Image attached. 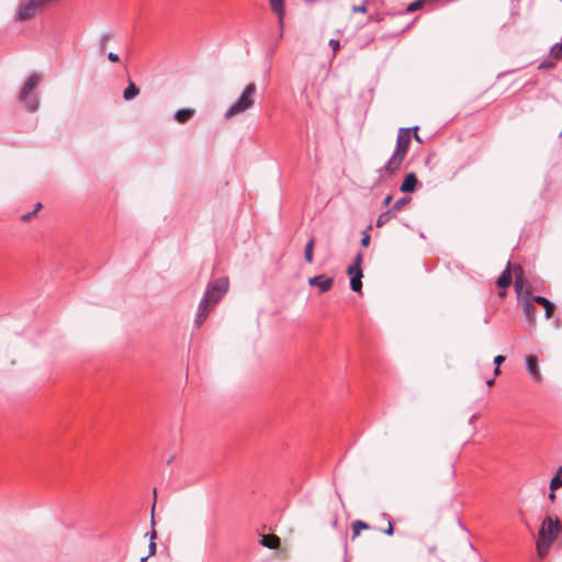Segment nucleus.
<instances>
[{
  "instance_id": "f257e3e1",
  "label": "nucleus",
  "mask_w": 562,
  "mask_h": 562,
  "mask_svg": "<svg viewBox=\"0 0 562 562\" xmlns=\"http://www.w3.org/2000/svg\"><path fill=\"white\" fill-rule=\"evenodd\" d=\"M228 279L220 278L207 284L203 299L201 300L194 323L200 327L206 319L210 311L216 305L228 291Z\"/></svg>"
},
{
  "instance_id": "f03ea898",
  "label": "nucleus",
  "mask_w": 562,
  "mask_h": 562,
  "mask_svg": "<svg viewBox=\"0 0 562 562\" xmlns=\"http://www.w3.org/2000/svg\"><path fill=\"white\" fill-rule=\"evenodd\" d=\"M412 134L411 128L401 127L397 133L396 146L385 165L379 170L389 176L394 175L400 170L411 145Z\"/></svg>"
},
{
  "instance_id": "7ed1b4c3",
  "label": "nucleus",
  "mask_w": 562,
  "mask_h": 562,
  "mask_svg": "<svg viewBox=\"0 0 562 562\" xmlns=\"http://www.w3.org/2000/svg\"><path fill=\"white\" fill-rule=\"evenodd\" d=\"M561 530L562 526L558 517L552 518L547 516L542 520L536 543L539 558L543 559L548 555L552 543L555 541Z\"/></svg>"
},
{
  "instance_id": "20e7f679",
  "label": "nucleus",
  "mask_w": 562,
  "mask_h": 562,
  "mask_svg": "<svg viewBox=\"0 0 562 562\" xmlns=\"http://www.w3.org/2000/svg\"><path fill=\"white\" fill-rule=\"evenodd\" d=\"M58 1L59 0H23L16 9L14 20L19 22L30 21Z\"/></svg>"
},
{
  "instance_id": "39448f33",
  "label": "nucleus",
  "mask_w": 562,
  "mask_h": 562,
  "mask_svg": "<svg viewBox=\"0 0 562 562\" xmlns=\"http://www.w3.org/2000/svg\"><path fill=\"white\" fill-rule=\"evenodd\" d=\"M257 87L255 83H248L239 98L226 110L225 117L231 119L237 114L244 113L255 104Z\"/></svg>"
},
{
  "instance_id": "423d86ee",
  "label": "nucleus",
  "mask_w": 562,
  "mask_h": 562,
  "mask_svg": "<svg viewBox=\"0 0 562 562\" xmlns=\"http://www.w3.org/2000/svg\"><path fill=\"white\" fill-rule=\"evenodd\" d=\"M40 81L41 78L37 74L32 75L23 86L19 95V100L25 104L26 110L30 112H35L40 106L38 97L34 92Z\"/></svg>"
},
{
  "instance_id": "0eeeda50",
  "label": "nucleus",
  "mask_w": 562,
  "mask_h": 562,
  "mask_svg": "<svg viewBox=\"0 0 562 562\" xmlns=\"http://www.w3.org/2000/svg\"><path fill=\"white\" fill-rule=\"evenodd\" d=\"M308 284L311 286H317L321 293H325L333 288L334 279L331 277H326L325 274H318L310 278Z\"/></svg>"
},
{
  "instance_id": "6e6552de",
  "label": "nucleus",
  "mask_w": 562,
  "mask_h": 562,
  "mask_svg": "<svg viewBox=\"0 0 562 562\" xmlns=\"http://www.w3.org/2000/svg\"><path fill=\"white\" fill-rule=\"evenodd\" d=\"M526 368L531 379L539 383L542 381V375L538 366L537 356L529 355L526 357Z\"/></svg>"
},
{
  "instance_id": "1a4fd4ad",
  "label": "nucleus",
  "mask_w": 562,
  "mask_h": 562,
  "mask_svg": "<svg viewBox=\"0 0 562 562\" xmlns=\"http://www.w3.org/2000/svg\"><path fill=\"white\" fill-rule=\"evenodd\" d=\"M270 8L278 15L280 37H282L285 15L284 0H270Z\"/></svg>"
},
{
  "instance_id": "9d476101",
  "label": "nucleus",
  "mask_w": 562,
  "mask_h": 562,
  "mask_svg": "<svg viewBox=\"0 0 562 562\" xmlns=\"http://www.w3.org/2000/svg\"><path fill=\"white\" fill-rule=\"evenodd\" d=\"M531 299H526L522 304L524 314L527 318L528 325L532 327L536 324L537 308L533 306Z\"/></svg>"
},
{
  "instance_id": "9b49d317",
  "label": "nucleus",
  "mask_w": 562,
  "mask_h": 562,
  "mask_svg": "<svg viewBox=\"0 0 562 562\" xmlns=\"http://www.w3.org/2000/svg\"><path fill=\"white\" fill-rule=\"evenodd\" d=\"M418 183V179L414 172H409L405 176L402 184H401V191L402 192H414L416 189V186Z\"/></svg>"
},
{
  "instance_id": "f8f14e48",
  "label": "nucleus",
  "mask_w": 562,
  "mask_h": 562,
  "mask_svg": "<svg viewBox=\"0 0 562 562\" xmlns=\"http://www.w3.org/2000/svg\"><path fill=\"white\" fill-rule=\"evenodd\" d=\"M532 301L535 303H539L542 305V308L546 310L544 311L546 318L549 319L552 317L555 305L551 301H549L547 297H543L540 295L532 296Z\"/></svg>"
},
{
  "instance_id": "ddd939ff",
  "label": "nucleus",
  "mask_w": 562,
  "mask_h": 562,
  "mask_svg": "<svg viewBox=\"0 0 562 562\" xmlns=\"http://www.w3.org/2000/svg\"><path fill=\"white\" fill-rule=\"evenodd\" d=\"M512 283L510 261L507 262L506 269L496 280V284L501 289H506Z\"/></svg>"
},
{
  "instance_id": "4468645a",
  "label": "nucleus",
  "mask_w": 562,
  "mask_h": 562,
  "mask_svg": "<svg viewBox=\"0 0 562 562\" xmlns=\"http://www.w3.org/2000/svg\"><path fill=\"white\" fill-rule=\"evenodd\" d=\"M362 255L359 252L353 260V263L348 267L347 273L352 278V276H362L361 270Z\"/></svg>"
},
{
  "instance_id": "2eb2a0df",
  "label": "nucleus",
  "mask_w": 562,
  "mask_h": 562,
  "mask_svg": "<svg viewBox=\"0 0 562 562\" xmlns=\"http://www.w3.org/2000/svg\"><path fill=\"white\" fill-rule=\"evenodd\" d=\"M194 113L193 109H180L175 113V120L179 123H186L193 117Z\"/></svg>"
},
{
  "instance_id": "dca6fc26",
  "label": "nucleus",
  "mask_w": 562,
  "mask_h": 562,
  "mask_svg": "<svg viewBox=\"0 0 562 562\" xmlns=\"http://www.w3.org/2000/svg\"><path fill=\"white\" fill-rule=\"evenodd\" d=\"M260 543L269 549H277L280 546V539L274 535H263Z\"/></svg>"
},
{
  "instance_id": "f3484780",
  "label": "nucleus",
  "mask_w": 562,
  "mask_h": 562,
  "mask_svg": "<svg viewBox=\"0 0 562 562\" xmlns=\"http://www.w3.org/2000/svg\"><path fill=\"white\" fill-rule=\"evenodd\" d=\"M139 93L138 88L134 82L130 81L127 88L123 92V98L126 101L133 100Z\"/></svg>"
},
{
  "instance_id": "a211bd4d",
  "label": "nucleus",
  "mask_w": 562,
  "mask_h": 562,
  "mask_svg": "<svg viewBox=\"0 0 562 562\" xmlns=\"http://www.w3.org/2000/svg\"><path fill=\"white\" fill-rule=\"evenodd\" d=\"M395 213L393 212V210H387L383 213H381L376 220V226L378 227H381L383 225H385L387 222H390L392 220V217H394Z\"/></svg>"
},
{
  "instance_id": "6ab92c4d",
  "label": "nucleus",
  "mask_w": 562,
  "mask_h": 562,
  "mask_svg": "<svg viewBox=\"0 0 562 562\" xmlns=\"http://www.w3.org/2000/svg\"><path fill=\"white\" fill-rule=\"evenodd\" d=\"M314 245H315V240L314 238H311L306 245H305V248H304V257H305V260L308 262V263H312L313 262V250H314Z\"/></svg>"
},
{
  "instance_id": "aec40b11",
  "label": "nucleus",
  "mask_w": 562,
  "mask_h": 562,
  "mask_svg": "<svg viewBox=\"0 0 562 562\" xmlns=\"http://www.w3.org/2000/svg\"><path fill=\"white\" fill-rule=\"evenodd\" d=\"M370 526L362 521V520H356L352 522V532H353V538L358 537L361 532V530H367L369 529Z\"/></svg>"
},
{
  "instance_id": "412c9836",
  "label": "nucleus",
  "mask_w": 562,
  "mask_h": 562,
  "mask_svg": "<svg viewBox=\"0 0 562 562\" xmlns=\"http://www.w3.org/2000/svg\"><path fill=\"white\" fill-rule=\"evenodd\" d=\"M514 272L516 274L515 288H516V291L519 293L520 289L522 286V269H521V267L520 266H516L514 268Z\"/></svg>"
},
{
  "instance_id": "4be33fe9",
  "label": "nucleus",
  "mask_w": 562,
  "mask_h": 562,
  "mask_svg": "<svg viewBox=\"0 0 562 562\" xmlns=\"http://www.w3.org/2000/svg\"><path fill=\"white\" fill-rule=\"evenodd\" d=\"M428 1L429 0H416V1L412 2L411 4H408L404 12L411 13V12L417 11V10L422 9L425 5V3H427Z\"/></svg>"
},
{
  "instance_id": "5701e85b",
  "label": "nucleus",
  "mask_w": 562,
  "mask_h": 562,
  "mask_svg": "<svg viewBox=\"0 0 562 562\" xmlns=\"http://www.w3.org/2000/svg\"><path fill=\"white\" fill-rule=\"evenodd\" d=\"M362 276H352L350 278V288L355 292H360L362 289V282H361Z\"/></svg>"
},
{
  "instance_id": "b1692460",
  "label": "nucleus",
  "mask_w": 562,
  "mask_h": 562,
  "mask_svg": "<svg viewBox=\"0 0 562 562\" xmlns=\"http://www.w3.org/2000/svg\"><path fill=\"white\" fill-rule=\"evenodd\" d=\"M561 486H562V477L559 474H557L555 476H553L551 479L550 490L551 491H555V490H558Z\"/></svg>"
},
{
  "instance_id": "393cba45",
  "label": "nucleus",
  "mask_w": 562,
  "mask_h": 562,
  "mask_svg": "<svg viewBox=\"0 0 562 562\" xmlns=\"http://www.w3.org/2000/svg\"><path fill=\"white\" fill-rule=\"evenodd\" d=\"M409 201L408 198L404 196V198H401L398 199L394 204H393V207L391 210H393V212H397L400 210H402V207Z\"/></svg>"
},
{
  "instance_id": "a878e982",
  "label": "nucleus",
  "mask_w": 562,
  "mask_h": 562,
  "mask_svg": "<svg viewBox=\"0 0 562 562\" xmlns=\"http://www.w3.org/2000/svg\"><path fill=\"white\" fill-rule=\"evenodd\" d=\"M505 361V356H502V355H498L494 358V364H495V370H494V373L495 375H498L499 372H501V369H499V366Z\"/></svg>"
},
{
  "instance_id": "bb28decb",
  "label": "nucleus",
  "mask_w": 562,
  "mask_h": 562,
  "mask_svg": "<svg viewBox=\"0 0 562 562\" xmlns=\"http://www.w3.org/2000/svg\"><path fill=\"white\" fill-rule=\"evenodd\" d=\"M371 228V226H369L363 233H362V238H361V245L363 247H368L369 244H370V235H369V229Z\"/></svg>"
},
{
  "instance_id": "cd10ccee",
  "label": "nucleus",
  "mask_w": 562,
  "mask_h": 562,
  "mask_svg": "<svg viewBox=\"0 0 562 562\" xmlns=\"http://www.w3.org/2000/svg\"><path fill=\"white\" fill-rule=\"evenodd\" d=\"M41 207H42V204H41V203H37V204H36L35 210H34L33 212H29V213H26V214L22 215V220H23V221H29V220H31V217H32V216H33V215H34V214H35V213H36Z\"/></svg>"
},
{
  "instance_id": "c85d7f7f",
  "label": "nucleus",
  "mask_w": 562,
  "mask_h": 562,
  "mask_svg": "<svg viewBox=\"0 0 562 562\" xmlns=\"http://www.w3.org/2000/svg\"><path fill=\"white\" fill-rule=\"evenodd\" d=\"M41 207H42V204H41V203H37V204H36L35 210H34L33 212H29V213H26V214L22 215V220H23V221H29V220H31V217H32V216H33V215H34V214H35V213H36Z\"/></svg>"
},
{
  "instance_id": "c756f323",
  "label": "nucleus",
  "mask_w": 562,
  "mask_h": 562,
  "mask_svg": "<svg viewBox=\"0 0 562 562\" xmlns=\"http://www.w3.org/2000/svg\"><path fill=\"white\" fill-rule=\"evenodd\" d=\"M328 44L331 47L333 53L335 55L340 47V42L338 40L331 38Z\"/></svg>"
},
{
  "instance_id": "7c9ffc66",
  "label": "nucleus",
  "mask_w": 562,
  "mask_h": 562,
  "mask_svg": "<svg viewBox=\"0 0 562 562\" xmlns=\"http://www.w3.org/2000/svg\"><path fill=\"white\" fill-rule=\"evenodd\" d=\"M367 5L363 3V4H360V5H353L352 7V12L355 13H366L367 12Z\"/></svg>"
},
{
  "instance_id": "2f4dec72",
  "label": "nucleus",
  "mask_w": 562,
  "mask_h": 562,
  "mask_svg": "<svg viewBox=\"0 0 562 562\" xmlns=\"http://www.w3.org/2000/svg\"><path fill=\"white\" fill-rule=\"evenodd\" d=\"M561 54L562 52H559V48H555V44L553 45V47L551 48V55L554 57V58H560L561 57Z\"/></svg>"
},
{
  "instance_id": "473e14b6",
  "label": "nucleus",
  "mask_w": 562,
  "mask_h": 562,
  "mask_svg": "<svg viewBox=\"0 0 562 562\" xmlns=\"http://www.w3.org/2000/svg\"><path fill=\"white\" fill-rule=\"evenodd\" d=\"M148 549H149V555H154L156 553V542L155 541H150L149 546H148Z\"/></svg>"
},
{
  "instance_id": "72a5a7b5",
  "label": "nucleus",
  "mask_w": 562,
  "mask_h": 562,
  "mask_svg": "<svg viewBox=\"0 0 562 562\" xmlns=\"http://www.w3.org/2000/svg\"><path fill=\"white\" fill-rule=\"evenodd\" d=\"M108 58H109V60H111V61H113V63L119 61V55H117V54H115V53H112V52H110V53L108 54Z\"/></svg>"
},
{
  "instance_id": "f704fd0d",
  "label": "nucleus",
  "mask_w": 562,
  "mask_h": 562,
  "mask_svg": "<svg viewBox=\"0 0 562 562\" xmlns=\"http://www.w3.org/2000/svg\"><path fill=\"white\" fill-rule=\"evenodd\" d=\"M384 533L387 536H392L394 533V528L391 521H389L387 528L384 530Z\"/></svg>"
},
{
  "instance_id": "c9c22d12",
  "label": "nucleus",
  "mask_w": 562,
  "mask_h": 562,
  "mask_svg": "<svg viewBox=\"0 0 562 562\" xmlns=\"http://www.w3.org/2000/svg\"><path fill=\"white\" fill-rule=\"evenodd\" d=\"M412 131H414V137H415V139H416L417 142H419V143H420V142H422V139H420V137H419V135H418V133H417V131H418V126H415V127L411 128V132H412Z\"/></svg>"
},
{
  "instance_id": "e433bc0d",
  "label": "nucleus",
  "mask_w": 562,
  "mask_h": 562,
  "mask_svg": "<svg viewBox=\"0 0 562 562\" xmlns=\"http://www.w3.org/2000/svg\"><path fill=\"white\" fill-rule=\"evenodd\" d=\"M369 21H370V22H380V21H381V19H380L379 16L370 15V16H369Z\"/></svg>"
},
{
  "instance_id": "4c0bfd02",
  "label": "nucleus",
  "mask_w": 562,
  "mask_h": 562,
  "mask_svg": "<svg viewBox=\"0 0 562 562\" xmlns=\"http://www.w3.org/2000/svg\"><path fill=\"white\" fill-rule=\"evenodd\" d=\"M391 201H392V195H386L384 199V205H389Z\"/></svg>"
},
{
  "instance_id": "58836bf2",
  "label": "nucleus",
  "mask_w": 562,
  "mask_h": 562,
  "mask_svg": "<svg viewBox=\"0 0 562 562\" xmlns=\"http://www.w3.org/2000/svg\"><path fill=\"white\" fill-rule=\"evenodd\" d=\"M155 539H156V531H155V530H153V531L150 532V541H155Z\"/></svg>"
},
{
  "instance_id": "ea45409f",
  "label": "nucleus",
  "mask_w": 562,
  "mask_h": 562,
  "mask_svg": "<svg viewBox=\"0 0 562 562\" xmlns=\"http://www.w3.org/2000/svg\"><path fill=\"white\" fill-rule=\"evenodd\" d=\"M549 498L551 501H553L555 498V494H554V491H551V493L549 494Z\"/></svg>"
},
{
  "instance_id": "a19ab883",
  "label": "nucleus",
  "mask_w": 562,
  "mask_h": 562,
  "mask_svg": "<svg viewBox=\"0 0 562 562\" xmlns=\"http://www.w3.org/2000/svg\"><path fill=\"white\" fill-rule=\"evenodd\" d=\"M487 386H492L494 384V379H490L486 382Z\"/></svg>"
},
{
  "instance_id": "79ce46f5",
  "label": "nucleus",
  "mask_w": 562,
  "mask_h": 562,
  "mask_svg": "<svg viewBox=\"0 0 562 562\" xmlns=\"http://www.w3.org/2000/svg\"><path fill=\"white\" fill-rule=\"evenodd\" d=\"M306 2H316L317 0H305Z\"/></svg>"
},
{
  "instance_id": "37998d69",
  "label": "nucleus",
  "mask_w": 562,
  "mask_h": 562,
  "mask_svg": "<svg viewBox=\"0 0 562 562\" xmlns=\"http://www.w3.org/2000/svg\"><path fill=\"white\" fill-rule=\"evenodd\" d=\"M561 472H562V467L559 468V473H561Z\"/></svg>"
}]
</instances>
